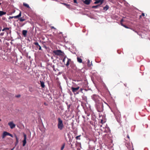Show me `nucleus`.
<instances>
[{
  "mask_svg": "<svg viewBox=\"0 0 150 150\" xmlns=\"http://www.w3.org/2000/svg\"><path fill=\"white\" fill-rule=\"evenodd\" d=\"M58 128L60 130H62L64 127V125L62 121L60 118H58Z\"/></svg>",
  "mask_w": 150,
  "mask_h": 150,
  "instance_id": "f257e3e1",
  "label": "nucleus"
},
{
  "mask_svg": "<svg viewBox=\"0 0 150 150\" xmlns=\"http://www.w3.org/2000/svg\"><path fill=\"white\" fill-rule=\"evenodd\" d=\"M53 52L55 54L59 55H60L62 52L60 50H54Z\"/></svg>",
  "mask_w": 150,
  "mask_h": 150,
  "instance_id": "f03ea898",
  "label": "nucleus"
},
{
  "mask_svg": "<svg viewBox=\"0 0 150 150\" xmlns=\"http://www.w3.org/2000/svg\"><path fill=\"white\" fill-rule=\"evenodd\" d=\"M23 137H24V139L23 141V146H24L26 143V135L25 134H23Z\"/></svg>",
  "mask_w": 150,
  "mask_h": 150,
  "instance_id": "7ed1b4c3",
  "label": "nucleus"
},
{
  "mask_svg": "<svg viewBox=\"0 0 150 150\" xmlns=\"http://www.w3.org/2000/svg\"><path fill=\"white\" fill-rule=\"evenodd\" d=\"M8 124V125H9L10 127V128L11 129L14 128L16 126L13 123V122H9Z\"/></svg>",
  "mask_w": 150,
  "mask_h": 150,
  "instance_id": "20e7f679",
  "label": "nucleus"
},
{
  "mask_svg": "<svg viewBox=\"0 0 150 150\" xmlns=\"http://www.w3.org/2000/svg\"><path fill=\"white\" fill-rule=\"evenodd\" d=\"M34 44L36 46V47L38 48L39 50H42L41 46L39 44L38 42H35Z\"/></svg>",
  "mask_w": 150,
  "mask_h": 150,
  "instance_id": "39448f33",
  "label": "nucleus"
},
{
  "mask_svg": "<svg viewBox=\"0 0 150 150\" xmlns=\"http://www.w3.org/2000/svg\"><path fill=\"white\" fill-rule=\"evenodd\" d=\"M79 88V87L78 86L76 88L72 87L71 89L74 93L76 92V91Z\"/></svg>",
  "mask_w": 150,
  "mask_h": 150,
  "instance_id": "423d86ee",
  "label": "nucleus"
},
{
  "mask_svg": "<svg viewBox=\"0 0 150 150\" xmlns=\"http://www.w3.org/2000/svg\"><path fill=\"white\" fill-rule=\"evenodd\" d=\"M98 98V96L96 95H94L92 96V98L93 99V100H94L95 102H96L97 101V99Z\"/></svg>",
  "mask_w": 150,
  "mask_h": 150,
  "instance_id": "0eeeda50",
  "label": "nucleus"
},
{
  "mask_svg": "<svg viewBox=\"0 0 150 150\" xmlns=\"http://www.w3.org/2000/svg\"><path fill=\"white\" fill-rule=\"evenodd\" d=\"M110 128L108 126H107V125H106V126L105 127V130L104 131V132L108 133L110 132Z\"/></svg>",
  "mask_w": 150,
  "mask_h": 150,
  "instance_id": "6e6552de",
  "label": "nucleus"
},
{
  "mask_svg": "<svg viewBox=\"0 0 150 150\" xmlns=\"http://www.w3.org/2000/svg\"><path fill=\"white\" fill-rule=\"evenodd\" d=\"M103 2V0H97L94 2V4H97L100 3V5L102 4Z\"/></svg>",
  "mask_w": 150,
  "mask_h": 150,
  "instance_id": "1a4fd4ad",
  "label": "nucleus"
},
{
  "mask_svg": "<svg viewBox=\"0 0 150 150\" xmlns=\"http://www.w3.org/2000/svg\"><path fill=\"white\" fill-rule=\"evenodd\" d=\"M111 111L112 112H113V113L115 115L117 114L118 115H120V112L118 111V110L116 109L115 110H113L112 109H111Z\"/></svg>",
  "mask_w": 150,
  "mask_h": 150,
  "instance_id": "9d476101",
  "label": "nucleus"
},
{
  "mask_svg": "<svg viewBox=\"0 0 150 150\" xmlns=\"http://www.w3.org/2000/svg\"><path fill=\"white\" fill-rule=\"evenodd\" d=\"M9 133L6 131H4L3 132V134L2 135V138L4 139V138L5 136H8Z\"/></svg>",
  "mask_w": 150,
  "mask_h": 150,
  "instance_id": "9b49d317",
  "label": "nucleus"
},
{
  "mask_svg": "<svg viewBox=\"0 0 150 150\" xmlns=\"http://www.w3.org/2000/svg\"><path fill=\"white\" fill-rule=\"evenodd\" d=\"M91 1V0H85L83 1V2L86 4L88 5L90 4Z\"/></svg>",
  "mask_w": 150,
  "mask_h": 150,
  "instance_id": "f8f14e48",
  "label": "nucleus"
},
{
  "mask_svg": "<svg viewBox=\"0 0 150 150\" xmlns=\"http://www.w3.org/2000/svg\"><path fill=\"white\" fill-rule=\"evenodd\" d=\"M27 31L26 30H23L22 31V34L24 37H25L27 36Z\"/></svg>",
  "mask_w": 150,
  "mask_h": 150,
  "instance_id": "ddd939ff",
  "label": "nucleus"
},
{
  "mask_svg": "<svg viewBox=\"0 0 150 150\" xmlns=\"http://www.w3.org/2000/svg\"><path fill=\"white\" fill-rule=\"evenodd\" d=\"M67 59H68V60L66 64H65V65L67 67H68L69 65V62L71 61V59L68 58H67Z\"/></svg>",
  "mask_w": 150,
  "mask_h": 150,
  "instance_id": "4468645a",
  "label": "nucleus"
},
{
  "mask_svg": "<svg viewBox=\"0 0 150 150\" xmlns=\"http://www.w3.org/2000/svg\"><path fill=\"white\" fill-rule=\"evenodd\" d=\"M41 87L42 88H44L45 87L44 82L43 81H40Z\"/></svg>",
  "mask_w": 150,
  "mask_h": 150,
  "instance_id": "2eb2a0df",
  "label": "nucleus"
},
{
  "mask_svg": "<svg viewBox=\"0 0 150 150\" xmlns=\"http://www.w3.org/2000/svg\"><path fill=\"white\" fill-rule=\"evenodd\" d=\"M15 137L16 139V142L15 143H16V145L18 143V137L15 134Z\"/></svg>",
  "mask_w": 150,
  "mask_h": 150,
  "instance_id": "dca6fc26",
  "label": "nucleus"
},
{
  "mask_svg": "<svg viewBox=\"0 0 150 150\" xmlns=\"http://www.w3.org/2000/svg\"><path fill=\"white\" fill-rule=\"evenodd\" d=\"M6 13L5 12H4L2 11H0V16H1L3 15L6 14Z\"/></svg>",
  "mask_w": 150,
  "mask_h": 150,
  "instance_id": "f3484780",
  "label": "nucleus"
},
{
  "mask_svg": "<svg viewBox=\"0 0 150 150\" xmlns=\"http://www.w3.org/2000/svg\"><path fill=\"white\" fill-rule=\"evenodd\" d=\"M109 8V6L108 5H106L105 7H104V10L107 11Z\"/></svg>",
  "mask_w": 150,
  "mask_h": 150,
  "instance_id": "a211bd4d",
  "label": "nucleus"
},
{
  "mask_svg": "<svg viewBox=\"0 0 150 150\" xmlns=\"http://www.w3.org/2000/svg\"><path fill=\"white\" fill-rule=\"evenodd\" d=\"M61 4H63V5H64L66 6H67V7L68 8H70V5L69 4H67L66 3H61Z\"/></svg>",
  "mask_w": 150,
  "mask_h": 150,
  "instance_id": "6ab92c4d",
  "label": "nucleus"
},
{
  "mask_svg": "<svg viewBox=\"0 0 150 150\" xmlns=\"http://www.w3.org/2000/svg\"><path fill=\"white\" fill-rule=\"evenodd\" d=\"M77 61L80 63H81L82 62V59L81 58L79 57H77Z\"/></svg>",
  "mask_w": 150,
  "mask_h": 150,
  "instance_id": "aec40b11",
  "label": "nucleus"
},
{
  "mask_svg": "<svg viewBox=\"0 0 150 150\" xmlns=\"http://www.w3.org/2000/svg\"><path fill=\"white\" fill-rule=\"evenodd\" d=\"M23 5L28 8H30V7L28 4L25 3H23Z\"/></svg>",
  "mask_w": 150,
  "mask_h": 150,
  "instance_id": "412c9836",
  "label": "nucleus"
},
{
  "mask_svg": "<svg viewBox=\"0 0 150 150\" xmlns=\"http://www.w3.org/2000/svg\"><path fill=\"white\" fill-rule=\"evenodd\" d=\"M100 5H98L96 6H93L92 7V8H98V7H100Z\"/></svg>",
  "mask_w": 150,
  "mask_h": 150,
  "instance_id": "4be33fe9",
  "label": "nucleus"
},
{
  "mask_svg": "<svg viewBox=\"0 0 150 150\" xmlns=\"http://www.w3.org/2000/svg\"><path fill=\"white\" fill-rule=\"evenodd\" d=\"M20 21H21V22H22V21H25V19L24 18H23L22 17H21L19 19Z\"/></svg>",
  "mask_w": 150,
  "mask_h": 150,
  "instance_id": "5701e85b",
  "label": "nucleus"
},
{
  "mask_svg": "<svg viewBox=\"0 0 150 150\" xmlns=\"http://www.w3.org/2000/svg\"><path fill=\"white\" fill-rule=\"evenodd\" d=\"M9 30V28L6 27V28H3V29L2 30L3 31H6L7 30Z\"/></svg>",
  "mask_w": 150,
  "mask_h": 150,
  "instance_id": "b1692460",
  "label": "nucleus"
},
{
  "mask_svg": "<svg viewBox=\"0 0 150 150\" xmlns=\"http://www.w3.org/2000/svg\"><path fill=\"white\" fill-rule=\"evenodd\" d=\"M102 119L101 120L100 123L102 124H103V116H102ZM102 125H100V127H102Z\"/></svg>",
  "mask_w": 150,
  "mask_h": 150,
  "instance_id": "393cba45",
  "label": "nucleus"
},
{
  "mask_svg": "<svg viewBox=\"0 0 150 150\" xmlns=\"http://www.w3.org/2000/svg\"><path fill=\"white\" fill-rule=\"evenodd\" d=\"M65 146V143H64L62 145V146L61 149V150H63V149H64V146Z\"/></svg>",
  "mask_w": 150,
  "mask_h": 150,
  "instance_id": "a878e982",
  "label": "nucleus"
},
{
  "mask_svg": "<svg viewBox=\"0 0 150 150\" xmlns=\"http://www.w3.org/2000/svg\"><path fill=\"white\" fill-rule=\"evenodd\" d=\"M66 103L67 105V109L68 110H69V109L71 105L70 104L68 105L67 103Z\"/></svg>",
  "mask_w": 150,
  "mask_h": 150,
  "instance_id": "bb28decb",
  "label": "nucleus"
},
{
  "mask_svg": "<svg viewBox=\"0 0 150 150\" xmlns=\"http://www.w3.org/2000/svg\"><path fill=\"white\" fill-rule=\"evenodd\" d=\"M80 135H79V136H77L76 137V139H77V140H78V139L80 140Z\"/></svg>",
  "mask_w": 150,
  "mask_h": 150,
  "instance_id": "cd10ccee",
  "label": "nucleus"
},
{
  "mask_svg": "<svg viewBox=\"0 0 150 150\" xmlns=\"http://www.w3.org/2000/svg\"><path fill=\"white\" fill-rule=\"evenodd\" d=\"M104 89H106V90H108V91L109 92V91L108 90V89L107 88L106 86L104 84Z\"/></svg>",
  "mask_w": 150,
  "mask_h": 150,
  "instance_id": "c85d7f7f",
  "label": "nucleus"
},
{
  "mask_svg": "<svg viewBox=\"0 0 150 150\" xmlns=\"http://www.w3.org/2000/svg\"><path fill=\"white\" fill-rule=\"evenodd\" d=\"M105 116L104 115V122H103L104 123H105L106 121V119L105 118Z\"/></svg>",
  "mask_w": 150,
  "mask_h": 150,
  "instance_id": "c756f323",
  "label": "nucleus"
},
{
  "mask_svg": "<svg viewBox=\"0 0 150 150\" xmlns=\"http://www.w3.org/2000/svg\"><path fill=\"white\" fill-rule=\"evenodd\" d=\"M21 11H20V13L18 15V18H19L20 17H21Z\"/></svg>",
  "mask_w": 150,
  "mask_h": 150,
  "instance_id": "7c9ffc66",
  "label": "nucleus"
},
{
  "mask_svg": "<svg viewBox=\"0 0 150 150\" xmlns=\"http://www.w3.org/2000/svg\"><path fill=\"white\" fill-rule=\"evenodd\" d=\"M8 136H9L10 137H13V135H12V134H10L9 133V134H8Z\"/></svg>",
  "mask_w": 150,
  "mask_h": 150,
  "instance_id": "2f4dec72",
  "label": "nucleus"
},
{
  "mask_svg": "<svg viewBox=\"0 0 150 150\" xmlns=\"http://www.w3.org/2000/svg\"><path fill=\"white\" fill-rule=\"evenodd\" d=\"M123 27L126 28H128V29L129 28L128 26H126V25H123Z\"/></svg>",
  "mask_w": 150,
  "mask_h": 150,
  "instance_id": "473e14b6",
  "label": "nucleus"
},
{
  "mask_svg": "<svg viewBox=\"0 0 150 150\" xmlns=\"http://www.w3.org/2000/svg\"><path fill=\"white\" fill-rule=\"evenodd\" d=\"M21 96V95H16L15 96V97L17 98H19Z\"/></svg>",
  "mask_w": 150,
  "mask_h": 150,
  "instance_id": "72a5a7b5",
  "label": "nucleus"
},
{
  "mask_svg": "<svg viewBox=\"0 0 150 150\" xmlns=\"http://www.w3.org/2000/svg\"><path fill=\"white\" fill-rule=\"evenodd\" d=\"M89 62H90V61L89 60H88V65L89 66H91V64H89Z\"/></svg>",
  "mask_w": 150,
  "mask_h": 150,
  "instance_id": "f704fd0d",
  "label": "nucleus"
},
{
  "mask_svg": "<svg viewBox=\"0 0 150 150\" xmlns=\"http://www.w3.org/2000/svg\"><path fill=\"white\" fill-rule=\"evenodd\" d=\"M13 17H14V18H19L18 16V15L15 16H14Z\"/></svg>",
  "mask_w": 150,
  "mask_h": 150,
  "instance_id": "c9c22d12",
  "label": "nucleus"
},
{
  "mask_svg": "<svg viewBox=\"0 0 150 150\" xmlns=\"http://www.w3.org/2000/svg\"><path fill=\"white\" fill-rule=\"evenodd\" d=\"M4 33H1L0 34V35L1 36H2L4 34Z\"/></svg>",
  "mask_w": 150,
  "mask_h": 150,
  "instance_id": "e433bc0d",
  "label": "nucleus"
},
{
  "mask_svg": "<svg viewBox=\"0 0 150 150\" xmlns=\"http://www.w3.org/2000/svg\"><path fill=\"white\" fill-rule=\"evenodd\" d=\"M142 16H145V14L144 13H142V15H141Z\"/></svg>",
  "mask_w": 150,
  "mask_h": 150,
  "instance_id": "4c0bfd02",
  "label": "nucleus"
},
{
  "mask_svg": "<svg viewBox=\"0 0 150 150\" xmlns=\"http://www.w3.org/2000/svg\"><path fill=\"white\" fill-rule=\"evenodd\" d=\"M74 3H77L76 0H74Z\"/></svg>",
  "mask_w": 150,
  "mask_h": 150,
  "instance_id": "58836bf2",
  "label": "nucleus"
},
{
  "mask_svg": "<svg viewBox=\"0 0 150 150\" xmlns=\"http://www.w3.org/2000/svg\"><path fill=\"white\" fill-rule=\"evenodd\" d=\"M120 24L121 25H122L123 26V25H125L122 22H120Z\"/></svg>",
  "mask_w": 150,
  "mask_h": 150,
  "instance_id": "ea45409f",
  "label": "nucleus"
},
{
  "mask_svg": "<svg viewBox=\"0 0 150 150\" xmlns=\"http://www.w3.org/2000/svg\"><path fill=\"white\" fill-rule=\"evenodd\" d=\"M44 105H46V106H47V104L45 102L44 103Z\"/></svg>",
  "mask_w": 150,
  "mask_h": 150,
  "instance_id": "a19ab883",
  "label": "nucleus"
},
{
  "mask_svg": "<svg viewBox=\"0 0 150 150\" xmlns=\"http://www.w3.org/2000/svg\"><path fill=\"white\" fill-rule=\"evenodd\" d=\"M127 137L129 140L130 139V138L129 137V136L128 135H127Z\"/></svg>",
  "mask_w": 150,
  "mask_h": 150,
  "instance_id": "79ce46f5",
  "label": "nucleus"
},
{
  "mask_svg": "<svg viewBox=\"0 0 150 150\" xmlns=\"http://www.w3.org/2000/svg\"><path fill=\"white\" fill-rule=\"evenodd\" d=\"M14 18L13 16H9V19L12 18Z\"/></svg>",
  "mask_w": 150,
  "mask_h": 150,
  "instance_id": "37998d69",
  "label": "nucleus"
},
{
  "mask_svg": "<svg viewBox=\"0 0 150 150\" xmlns=\"http://www.w3.org/2000/svg\"><path fill=\"white\" fill-rule=\"evenodd\" d=\"M65 59H63V62L64 63H65Z\"/></svg>",
  "mask_w": 150,
  "mask_h": 150,
  "instance_id": "c03bdc74",
  "label": "nucleus"
},
{
  "mask_svg": "<svg viewBox=\"0 0 150 150\" xmlns=\"http://www.w3.org/2000/svg\"><path fill=\"white\" fill-rule=\"evenodd\" d=\"M123 21V19H121L120 21V22L122 23V22Z\"/></svg>",
  "mask_w": 150,
  "mask_h": 150,
  "instance_id": "a18cd8bd",
  "label": "nucleus"
},
{
  "mask_svg": "<svg viewBox=\"0 0 150 150\" xmlns=\"http://www.w3.org/2000/svg\"><path fill=\"white\" fill-rule=\"evenodd\" d=\"M26 23H26V22H25V23H23V25H22V26H23V25H25V24H26Z\"/></svg>",
  "mask_w": 150,
  "mask_h": 150,
  "instance_id": "49530a36",
  "label": "nucleus"
},
{
  "mask_svg": "<svg viewBox=\"0 0 150 150\" xmlns=\"http://www.w3.org/2000/svg\"><path fill=\"white\" fill-rule=\"evenodd\" d=\"M51 28H52L55 29V28H54V27H53V26H52V27H51Z\"/></svg>",
  "mask_w": 150,
  "mask_h": 150,
  "instance_id": "de8ad7c7",
  "label": "nucleus"
},
{
  "mask_svg": "<svg viewBox=\"0 0 150 150\" xmlns=\"http://www.w3.org/2000/svg\"><path fill=\"white\" fill-rule=\"evenodd\" d=\"M66 58H67V56H66L65 57H64V59H65Z\"/></svg>",
  "mask_w": 150,
  "mask_h": 150,
  "instance_id": "09e8293b",
  "label": "nucleus"
},
{
  "mask_svg": "<svg viewBox=\"0 0 150 150\" xmlns=\"http://www.w3.org/2000/svg\"><path fill=\"white\" fill-rule=\"evenodd\" d=\"M142 16L141 15H140L139 16V18H142Z\"/></svg>",
  "mask_w": 150,
  "mask_h": 150,
  "instance_id": "8fccbe9b",
  "label": "nucleus"
},
{
  "mask_svg": "<svg viewBox=\"0 0 150 150\" xmlns=\"http://www.w3.org/2000/svg\"><path fill=\"white\" fill-rule=\"evenodd\" d=\"M80 91H82V90H83V89H82V88H81V89H80Z\"/></svg>",
  "mask_w": 150,
  "mask_h": 150,
  "instance_id": "3c124183",
  "label": "nucleus"
},
{
  "mask_svg": "<svg viewBox=\"0 0 150 150\" xmlns=\"http://www.w3.org/2000/svg\"><path fill=\"white\" fill-rule=\"evenodd\" d=\"M54 65H53L52 66V68H54Z\"/></svg>",
  "mask_w": 150,
  "mask_h": 150,
  "instance_id": "603ef678",
  "label": "nucleus"
},
{
  "mask_svg": "<svg viewBox=\"0 0 150 150\" xmlns=\"http://www.w3.org/2000/svg\"><path fill=\"white\" fill-rule=\"evenodd\" d=\"M14 149V147L12 149H11L10 150H13Z\"/></svg>",
  "mask_w": 150,
  "mask_h": 150,
  "instance_id": "864d4df0",
  "label": "nucleus"
},
{
  "mask_svg": "<svg viewBox=\"0 0 150 150\" xmlns=\"http://www.w3.org/2000/svg\"><path fill=\"white\" fill-rule=\"evenodd\" d=\"M89 115H90V114H88L87 115V116H89Z\"/></svg>",
  "mask_w": 150,
  "mask_h": 150,
  "instance_id": "5fc2aeb1",
  "label": "nucleus"
},
{
  "mask_svg": "<svg viewBox=\"0 0 150 150\" xmlns=\"http://www.w3.org/2000/svg\"><path fill=\"white\" fill-rule=\"evenodd\" d=\"M91 79H92V81H93V78L92 77L91 78Z\"/></svg>",
  "mask_w": 150,
  "mask_h": 150,
  "instance_id": "6e6d98bb",
  "label": "nucleus"
},
{
  "mask_svg": "<svg viewBox=\"0 0 150 150\" xmlns=\"http://www.w3.org/2000/svg\"><path fill=\"white\" fill-rule=\"evenodd\" d=\"M130 102H131V100H130Z\"/></svg>",
  "mask_w": 150,
  "mask_h": 150,
  "instance_id": "4d7b16f0",
  "label": "nucleus"
},
{
  "mask_svg": "<svg viewBox=\"0 0 150 150\" xmlns=\"http://www.w3.org/2000/svg\"><path fill=\"white\" fill-rule=\"evenodd\" d=\"M99 117H100V114H99Z\"/></svg>",
  "mask_w": 150,
  "mask_h": 150,
  "instance_id": "13d9d810",
  "label": "nucleus"
},
{
  "mask_svg": "<svg viewBox=\"0 0 150 150\" xmlns=\"http://www.w3.org/2000/svg\"><path fill=\"white\" fill-rule=\"evenodd\" d=\"M104 103H105V104H107V103H105V102H104Z\"/></svg>",
  "mask_w": 150,
  "mask_h": 150,
  "instance_id": "bf43d9fd",
  "label": "nucleus"
},
{
  "mask_svg": "<svg viewBox=\"0 0 150 150\" xmlns=\"http://www.w3.org/2000/svg\"><path fill=\"white\" fill-rule=\"evenodd\" d=\"M76 93L78 94L79 93Z\"/></svg>",
  "mask_w": 150,
  "mask_h": 150,
  "instance_id": "052dcab7",
  "label": "nucleus"
},
{
  "mask_svg": "<svg viewBox=\"0 0 150 150\" xmlns=\"http://www.w3.org/2000/svg\"><path fill=\"white\" fill-rule=\"evenodd\" d=\"M83 117L84 118V117L83 116Z\"/></svg>",
  "mask_w": 150,
  "mask_h": 150,
  "instance_id": "680f3d73",
  "label": "nucleus"
},
{
  "mask_svg": "<svg viewBox=\"0 0 150 150\" xmlns=\"http://www.w3.org/2000/svg\"><path fill=\"white\" fill-rule=\"evenodd\" d=\"M97 150H98V149H97Z\"/></svg>",
  "mask_w": 150,
  "mask_h": 150,
  "instance_id": "e2e57ef3",
  "label": "nucleus"
},
{
  "mask_svg": "<svg viewBox=\"0 0 150 150\" xmlns=\"http://www.w3.org/2000/svg\"><path fill=\"white\" fill-rule=\"evenodd\" d=\"M1 31V30H0V31Z\"/></svg>",
  "mask_w": 150,
  "mask_h": 150,
  "instance_id": "0e129e2a",
  "label": "nucleus"
}]
</instances>
